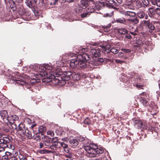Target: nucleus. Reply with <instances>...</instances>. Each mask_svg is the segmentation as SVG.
<instances>
[{
	"mask_svg": "<svg viewBox=\"0 0 160 160\" xmlns=\"http://www.w3.org/2000/svg\"><path fill=\"white\" fill-rule=\"evenodd\" d=\"M39 70L38 74L40 76L39 77H44L42 80L43 82H51L53 83L55 76L58 77L62 74L60 68L57 69L55 72H48L45 70V68L41 67Z\"/></svg>",
	"mask_w": 160,
	"mask_h": 160,
	"instance_id": "obj_1",
	"label": "nucleus"
},
{
	"mask_svg": "<svg viewBox=\"0 0 160 160\" xmlns=\"http://www.w3.org/2000/svg\"><path fill=\"white\" fill-rule=\"evenodd\" d=\"M12 138L11 137H4L0 139V146L2 148V151H4L6 148H8L12 150L14 149V146L13 144Z\"/></svg>",
	"mask_w": 160,
	"mask_h": 160,
	"instance_id": "obj_2",
	"label": "nucleus"
},
{
	"mask_svg": "<svg viewBox=\"0 0 160 160\" xmlns=\"http://www.w3.org/2000/svg\"><path fill=\"white\" fill-rule=\"evenodd\" d=\"M90 148L88 147V145L84 147V149L86 151V155L89 157H98L100 154L103 153L104 150V148H101V149H97L98 150L95 151Z\"/></svg>",
	"mask_w": 160,
	"mask_h": 160,
	"instance_id": "obj_3",
	"label": "nucleus"
},
{
	"mask_svg": "<svg viewBox=\"0 0 160 160\" xmlns=\"http://www.w3.org/2000/svg\"><path fill=\"white\" fill-rule=\"evenodd\" d=\"M61 71L62 74L58 77L55 76V78H54L53 82V83L54 84L58 85L60 84V85H65L66 84L67 82H68V81L70 78L69 76L64 75L63 73L61 70Z\"/></svg>",
	"mask_w": 160,
	"mask_h": 160,
	"instance_id": "obj_4",
	"label": "nucleus"
},
{
	"mask_svg": "<svg viewBox=\"0 0 160 160\" xmlns=\"http://www.w3.org/2000/svg\"><path fill=\"white\" fill-rule=\"evenodd\" d=\"M61 143L58 141L56 138H52V145L50 146V148L54 150H57L58 148H60Z\"/></svg>",
	"mask_w": 160,
	"mask_h": 160,
	"instance_id": "obj_5",
	"label": "nucleus"
},
{
	"mask_svg": "<svg viewBox=\"0 0 160 160\" xmlns=\"http://www.w3.org/2000/svg\"><path fill=\"white\" fill-rule=\"evenodd\" d=\"M11 79L12 81H15V82L17 84L23 86L26 84V79L23 78L22 76L20 77V78L18 79H16V77H12Z\"/></svg>",
	"mask_w": 160,
	"mask_h": 160,
	"instance_id": "obj_6",
	"label": "nucleus"
},
{
	"mask_svg": "<svg viewBox=\"0 0 160 160\" xmlns=\"http://www.w3.org/2000/svg\"><path fill=\"white\" fill-rule=\"evenodd\" d=\"M27 129L26 128L25 125L22 122H20L18 125L17 131L20 133V134L22 135L23 134L24 132Z\"/></svg>",
	"mask_w": 160,
	"mask_h": 160,
	"instance_id": "obj_7",
	"label": "nucleus"
},
{
	"mask_svg": "<svg viewBox=\"0 0 160 160\" xmlns=\"http://www.w3.org/2000/svg\"><path fill=\"white\" fill-rule=\"evenodd\" d=\"M95 9L93 8H91L90 7L86 10V12H85L81 14V17L82 18H84L89 15L90 13L94 12Z\"/></svg>",
	"mask_w": 160,
	"mask_h": 160,
	"instance_id": "obj_8",
	"label": "nucleus"
},
{
	"mask_svg": "<svg viewBox=\"0 0 160 160\" xmlns=\"http://www.w3.org/2000/svg\"><path fill=\"white\" fill-rule=\"evenodd\" d=\"M100 50L99 48L92 49L91 51L92 55L93 57H99L100 55Z\"/></svg>",
	"mask_w": 160,
	"mask_h": 160,
	"instance_id": "obj_9",
	"label": "nucleus"
},
{
	"mask_svg": "<svg viewBox=\"0 0 160 160\" xmlns=\"http://www.w3.org/2000/svg\"><path fill=\"white\" fill-rule=\"evenodd\" d=\"M138 17L140 19L143 18H145L146 19H147L148 16L147 14H145L144 12L142 10H139L137 13Z\"/></svg>",
	"mask_w": 160,
	"mask_h": 160,
	"instance_id": "obj_10",
	"label": "nucleus"
},
{
	"mask_svg": "<svg viewBox=\"0 0 160 160\" xmlns=\"http://www.w3.org/2000/svg\"><path fill=\"white\" fill-rule=\"evenodd\" d=\"M134 124L135 127L138 129L142 128L143 126V123L139 120H135L134 122Z\"/></svg>",
	"mask_w": 160,
	"mask_h": 160,
	"instance_id": "obj_11",
	"label": "nucleus"
},
{
	"mask_svg": "<svg viewBox=\"0 0 160 160\" xmlns=\"http://www.w3.org/2000/svg\"><path fill=\"white\" fill-rule=\"evenodd\" d=\"M84 61H70V66L73 68H78L79 65V62Z\"/></svg>",
	"mask_w": 160,
	"mask_h": 160,
	"instance_id": "obj_12",
	"label": "nucleus"
},
{
	"mask_svg": "<svg viewBox=\"0 0 160 160\" xmlns=\"http://www.w3.org/2000/svg\"><path fill=\"white\" fill-rule=\"evenodd\" d=\"M18 117L16 115H12L11 116H8V121H12V122H18Z\"/></svg>",
	"mask_w": 160,
	"mask_h": 160,
	"instance_id": "obj_13",
	"label": "nucleus"
},
{
	"mask_svg": "<svg viewBox=\"0 0 160 160\" xmlns=\"http://www.w3.org/2000/svg\"><path fill=\"white\" fill-rule=\"evenodd\" d=\"M102 48V52H104L105 53H108L110 52L111 46L109 45H107L106 46H101Z\"/></svg>",
	"mask_w": 160,
	"mask_h": 160,
	"instance_id": "obj_14",
	"label": "nucleus"
},
{
	"mask_svg": "<svg viewBox=\"0 0 160 160\" xmlns=\"http://www.w3.org/2000/svg\"><path fill=\"white\" fill-rule=\"evenodd\" d=\"M8 113L7 111L6 110H2L0 111V116L1 118L4 120V119H7L8 120Z\"/></svg>",
	"mask_w": 160,
	"mask_h": 160,
	"instance_id": "obj_15",
	"label": "nucleus"
},
{
	"mask_svg": "<svg viewBox=\"0 0 160 160\" xmlns=\"http://www.w3.org/2000/svg\"><path fill=\"white\" fill-rule=\"evenodd\" d=\"M78 60H89V56L87 54H83L82 55H78L77 56Z\"/></svg>",
	"mask_w": 160,
	"mask_h": 160,
	"instance_id": "obj_16",
	"label": "nucleus"
},
{
	"mask_svg": "<svg viewBox=\"0 0 160 160\" xmlns=\"http://www.w3.org/2000/svg\"><path fill=\"white\" fill-rule=\"evenodd\" d=\"M43 143L45 146H49L50 148V146L52 145V139L48 137H46L44 139Z\"/></svg>",
	"mask_w": 160,
	"mask_h": 160,
	"instance_id": "obj_17",
	"label": "nucleus"
},
{
	"mask_svg": "<svg viewBox=\"0 0 160 160\" xmlns=\"http://www.w3.org/2000/svg\"><path fill=\"white\" fill-rule=\"evenodd\" d=\"M42 135H43L42 133L38 132L34 134V135L32 136V138L36 140V141L39 142L40 141L41 136Z\"/></svg>",
	"mask_w": 160,
	"mask_h": 160,
	"instance_id": "obj_18",
	"label": "nucleus"
},
{
	"mask_svg": "<svg viewBox=\"0 0 160 160\" xmlns=\"http://www.w3.org/2000/svg\"><path fill=\"white\" fill-rule=\"evenodd\" d=\"M69 143L72 147H76L78 145V142L76 139H70L69 140Z\"/></svg>",
	"mask_w": 160,
	"mask_h": 160,
	"instance_id": "obj_19",
	"label": "nucleus"
},
{
	"mask_svg": "<svg viewBox=\"0 0 160 160\" xmlns=\"http://www.w3.org/2000/svg\"><path fill=\"white\" fill-rule=\"evenodd\" d=\"M123 74V77L121 78L120 81L123 83V84L126 86L128 84L129 81L127 79V78L125 76L124 73Z\"/></svg>",
	"mask_w": 160,
	"mask_h": 160,
	"instance_id": "obj_20",
	"label": "nucleus"
},
{
	"mask_svg": "<svg viewBox=\"0 0 160 160\" xmlns=\"http://www.w3.org/2000/svg\"><path fill=\"white\" fill-rule=\"evenodd\" d=\"M140 101L145 107H147L149 105V102L143 97H141Z\"/></svg>",
	"mask_w": 160,
	"mask_h": 160,
	"instance_id": "obj_21",
	"label": "nucleus"
},
{
	"mask_svg": "<svg viewBox=\"0 0 160 160\" xmlns=\"http://www.w3.org/2000/svg\"><path fill=\"white\" fill-rule=\"evenodd\" d=\"M25 135L27 138L29 139L32 138V137L31 132L29 131L28 128L25 130V132H24L23 135ZM22 135H23V134H22Z\"/></svg>",
	"mask_w": 160,
	"mask_h": 160,
	"instance_id": "obj_22",
	"label": "nucleus"
},
{
	"mask_svg": "<svg viewBox=\"0 0 160 160\" xmlns=\"http://www.w3.org/2000/svg\"><path fill=\"white\" fill-rule=\"evenodd\" d=\"M118 32L120 35H124L128 33V31L125 28H121L118 29Z\"/></svg>",
	"mask_w": 160,
	"mask_h": 160,
	"instance_id": "obj_23",
	"label": "nucleus"
},
{
	"mask_svg": "<svg viewBox=\"0 0 160 160\" xmlns=\"http://www.w3.org/2000/svg\"><path fill=\"white\" fill-rule=\"evenodd\" d=\"M102 5V3L100 2H96L95 4H94L92 6V7H91V8H93L95 9V10L96 9H97L98 10H99L100 9Z\"/></svg>",
	"mask_w": 160,
	"mask_h": 160,
	"instance_id": "obj_24",
	"label": "nucleus"
},
{
	"mask_svg": "<svg viewBox=\"0 0 160 160\" xmlns=\"http://www.w3.org/2000/svg\"><path fill=\"white\" fill-rule=\"evenodd\" d=\"M88 147L90 148V149H93L95 151H97V150H98L97 149H101V148H103L102 147L98 148L97 145L92 143H90L89 145L88 146Z\"/></svg>",
	"mask_w": 160,
	"mask_h": 160,
	"instance_id": "obj_25",
	"label": "nucleus"
},
{
	"mask_svg": "<svg viewBox=\"0 0 160 160\" xmlns=\"http://www.w3.org/2000/svg\"><path fill=\"white\" fill-rule=\"evenodd\" d=\"M27 155H28L26 154L20 152L18 157L20 160H27Z\"/></svg>",
	"mask_w": 160,
	"mask_h": 160,
	"instance_id": "obj_26",
	"label": "nucleus"
},
{
	"mask_svg": "<svg viewBox=\"0 0 160 160\" xmlns=\"http://www.w3.org/2000/svg\"><path fill=\"white\" fill-rule=\"evenodd\" d=\"M8 122L11 124V126L12 129L16 130H18L17 124H18V122H12V121H8Z\"/></svg>",
	"mask_w": 160,
	"mask_h": 160,
	"instance_id": "obj_27",
	"label": "nucleus"
},
{
	"mask_svg": "<svg viewBox=\"0 0 160 160\" xmlns=\"http://www.w3.org/2000/svg\"><path fill=\"white\" fill-rule=\"evenodd\" d=\"M88 1L86 0H82L81 2L80 7L84 9L88 6Z\"/></svg>",
	"mask_w": 160,
	"mask_h": 160,
	"instance_id": "obj_28",
	"label": "nucleus"
},
{
	"mask_svg": "<svg viewBox=\"0 0 160 160\" xmlns=\"http://www.w3.org/2000/svg\"><path fill=\"white\" fill-rule=\"evenodd\" d=\"M125 14L126 16L133 17H135L136 15L135 12L132 11H127L125 12Z\"/></svg>",
	"mask_w": 160,
	"mask_h": 160,
	"instance_id": "obj_29",
	"label": "nucleus"
},
{
	"mask_svg": "<svg viewBox=\"0 0 160 160\" xmlns=\"http://www.w3.org/2000/svg\"><path fill=\"white\" fill-rule=\"evenodd\" d=\"M104 61H102V62L100 61H90L88 62V63L91 64L93 66H97L99 65V63H100L103 62Z\"/></svg>",
	"mask_w": 160,
	"mask_h": 160,
	"instance_id": "obj_30",
	"label": "nucleus"
},
{
	"mask_svg": "<svg viewBox=\"0 0 160 160\" xmlns=\"http://www.w3.org/2000/svg\"><path fill=\"white\" fill-rule=\"evenodd\" d=\"M32 1V0H26L25 2L26 5L29 8H32V10L33 7Z\"/></svg>",
	"mask_w": 160,
	"mask_h": 160,
	"instance_id": "obj_31",
	"label": "nucleus"
},
{
	"mask_svg": "<svg viewBox=\"0 0 160 160\" xmlns=\"http://www.w3.org/2000/svg\"><path fill=\"white\" fill-rule=\"evenodd\" d=\"M72 77L74 80L76 81H78L81 78V76L79 73L74 74Z\"/></svg>",
	"mask_w": 160,
	"mask_h": 160,
	"instance_id": "obj_32",
	"label": "nucleus"
},
{
	"mask_svg": "<svg viewBox=\"0 0 160 160\" xmlns=\"http://www.w3.org/2000/svg\"><path fill=\"white\" fill-rule=\"evenodd\" d=\"M128 21L132 22L134 24H136L138 22V20L136 17H135L133 19L131 18H129L128 19Z\"/></svg>",
	"mask_w": 160,
	"mask_h": 160,
	"instance_id": "obj_33",
	"label": "nucleus"
},
{
	"mask_svg": "<svg viewBox=\"0 0 160 160\" xmlns=\"http://www.w3.org/2000/svg\"><path fill=\"white\" fill-rule=\"evenodd\" d=\"M11 153L8 152H7L6 155L2 156V159L3 160H9V158L10 157Z\"/></svg>",
	"mask_w": 160,
	"mask_h": 160,
	"instance_id": "obj_34",
	"label": "nucleus"
},
{
	"mask_svg": "<svg viewBox=\"0 0 160 160\" xmlns=\"http://www.w3.org/2000/svg\"><path fill=\"white\" fill-rule=\"evenodd\" d=\"M87 61H81L79 62V67L80 68H85L87 67V64L86 63Z\"/></svg>",
	"mask_w": 160,
	"mask_h": 160,
	"instance_id": "obj_35",
	"label": "nucleus"
},
{
	"mask_svg": "<svg viewBox=\"0 0 160 160\" xmlns=\"http://www.w3.org/2000/svg\"><path fill=\"white\" fill-rule=\"evenodd\" d=\"M149 12L148 14L149 16L151 17L155 14V9H154L152 8H148Z\"/></svg>",
	"mask_w": 160,
	"mask_h": 160,
	"instance_id": "obj_36",
	"label": "nucleus"
},
{
	"mask_svg": "<svg viewBox=\"0 0 160 160\" xmlns=\"http://www.w3.org/2000/svg\"><path fill=\"white\" fill-rule=\"evenodd\" d=\"M152 3L153 5H156L158 7H160V0H150Z\"/></svg>",
	"mask_w": 160,
	"mask_h": 160,
	"instance_id": "obj_37",
	"label": "nucleus"
},
{
	"mask_svg": "<svg viewBox=\"0 0 160 160\" xmlns=\"http://www.w3.org/2000/svg\"><path fill=\"white\" fill-rule=\"evenodd\" d=\"M56 133L58 135L60 136H61L64 133V131L61 128L57 130L56 131Z\"/></svg>",
	"mask_w": 160,
	"mask_h": 160,
	"instance_id": "obj_38",
	"label": "nucleus"
},
{
	"mask_svg": "<svg viewBox=\"0 0 160 160\" xmlns=\"http://www.w3.org/2000/svg\"><path fill=\"white\" fill-rule=\"evenodd\" d=\"M116 22L118 23L124 24L126 22V20L123 18H119L116 19Z\"/></svg>",
	"mask_w": 160,
	"mask_h": 160,
	"instance_id": "obj_39",
	"label": "nucleus"
},
{
	"mask_svg": "<svg viewBox=\"0 0 160 160\" xmlns=\"http://www.w3.org/2000/svg\"><path fill=\"white\" fill-rule=\"evenodd\" d=\"M38 152L42 154L49 153L51 152L50 151L46 149H41L38 151Z\"/></svg>",
	"mask_w": 160,
	"mask_h": 160,
	"instance_id": "obj_40",
	"label": "nucleus"
},
{
	"mask_svg": "<svg viewBox=\"0 0 160 160\" xmlns=\"http://www.w3.org/2000/svg\"><path fill=\"white\" fill-rule=\"evenodd\" d=\"M83 122L84 124L88 125L91 124L92 123L91 121L88 118H87L85 119Z\"/></svg>",
	"mask_w": 160,
	"mask_h": 160,
	"instance_id": "obj_41",
	"label": "nucleus"
},
{
	"mask_svg": "<svg viewBox=\"0 0 160 160\" xmlns=\"http://www.w3.org/2000/svg\"><path fill=\"white\" fill-rule=\"evenodd\" d=\"M44 66H42L41 67L42 68H45L46 71H48V70H50L52 69V67L48 64H44Z\"/></svg>",
	"mask_w": 160,
	"mask_h": 160,
	"instance_id": "obj_42",
	"label": "nucleus"
},
{
	"mask_svg": "<svg viewBox=\"0 0 160 160\" xmlns=\"http://www.w3.org/2000/svg\"><path fill=\"white\" fill-rule=\"evenodd\" d=\"M157 129L156 127H148V131H150L152 132V133L153 132H157L156 130Z\"/></svg>",
	"mask_w": 160,
	"mask_h": 160,
	"instance_id": "obj_43",
	"label": "nucleus"
},
{
	"mask_svg": "<svg viewBox=\"0 0 160 160\" xmlns=\"http://www.w3.org/2000/svg\"><path fill=\"white\" fill-rule=\"evenodd\" d=\"M46 130V129L44 127L42 126H40L39 127L38 132L42 133L43 132L45 131Z\"/></svg>",
	"mask_w": 160,
	"mask_h": 160,
	"instance_id": "obj_44",
	"label": "nucleus"
},
{
	"mask_svg": "<svg viewBox=\"0 0 160 160\" xmlns=\"http://www.w3.org/2000/svg\"><path fill=\"white\" fill-rule=\"evenodd\" d=\"M85 138L86 137H84L80 136L78 137L77 140H78V141H79V142H82L85 140Z\"/></svg>",
	"mask_w": 160,
	"mask_h": 160,
	"instance_id": "obj_45",
	"label": "nucleus"
},
{
	"mask_svg": "<svg viewBox=\"0 0 160 160\" xmlns=\"http://www.w3.org/2000/svg\"><path fill=\"white\" fill-rule=\"evenodd\" d=\"M39 79H32L30 81V83L32 84V85L34 84L37 82H39Z\"/></svg>",
	"mask_w": 160,
	"mask_h": 160,
	"instance_id": "obj_46",
	"label": "nucleus"
},
{
	"mask_svg": "<svg viewBox=\"0 0 160 160\" xmlns=\"http://www.w3.org/2000/svg\"><path fill=\"white\" fill-rule=\"evenodd\" d=\"M118 49L114 48H111L110 52H111L114 54H117L118 53Z\"/></svg>",
	"mask_w": 160,
	"mask_h": 160,
	"instance_id": "obj_47",
	"label": "nucleus"
},
{
	"mask_svg": "<svg viewBox=\"0 0 160 160\" xmlns=\"http://www.w3.org/2000/svg\"><path fill=\"white\" fill-rule=\"evenodd\" d=\"M142 2L143 4L146 7H148L149 4V0H142Z\"/></svg>",
	"mask_w": 160,
	"mask_h": 160,
	"instance_id": "obj_48",
	"label": "nucleus"
},
{
	"mask_svg": "<svg viewBox=\"0 0 160 160\" xmlns=\"http://www.w3.org/2000/svg\"><path fill=\"white\" fill-rule=\"evenodd\" d=\"M68 145L64 142H61L60 148L62 147L63 149L68 147Z\"/></svg>",
	"mask_w": 160,
	"mask_h": 160,
	"instance_id": "obj_49",
	"label": "nucleus"
},
{
	"mask_svg": "<svg viewBox=\"0 0 160 160\" xmlns=\"http://www.w3.org/2000/svg\"><path fill=\"white\" fill-rule=\"evenodd\" d=\"M9 160H17V158L16 156H14V155L11 153V156Z\"/></svg>",
	"mask_w": 160,
	"mask_h": 160,
	"instance_id": "obj_50",
	"label": "nucleus"
},
{
	"mask_svg": "<svg viewBox=\"0 0 160 160\" xmlns=\"http://www.w3.org/2000/svg\"><path fill=\"white\" fill-rule=\"evenodd\" d=\"M151 23H150L149 21L147 20L144 21V26L148 27Z\"/></svg>",
	"mask_w": 160,
	"mask_h": 160,
	"instance_id": "obj_51",
	"label": "nucleus"
},
{
	"mask_svg": "<svg viewBox=\"0 0 160 160\" xmlns=\"http://www.w3.org/2000/svg\"><path fill=\"white\" fill-rule=\"evenodd\" d=\"M111 26V23H109L108 25H104L102 26V27L105 29H108Z\"/></svg>",
	"mask_w": 160,
	"mask_h": 160,
	"instance_id": "obj_52",
	"label": "nucleus"
},
{
	"mask_svg": "<svg viewBox=\"0 0 160 160\" xmlns=\"http://www.w3.org/2000/svg\"><path fill=\"white\" fill-rule=\"evenodd\" d=\"M64 75H66L67 76H69L70 77V76L72 75L71 72H66L63 73Z\"/></svg>",
	"mask_w": 160,
	"mask_h": 160,
	"instance_id": "obj_53",
	"label": "nucleus"
},
{
	"mask_svg": "<svg viewBox=\"0 0 160 160\" xmlns=\"http://www.w3.org/2000/svg\"><path fill=\"white\" fill-rule=\"evenodd\" d=\"M151 30H153L155 29L154 26L152 24H150V26L148 27Z\"/></svg>",
	"mask_w": 160,
	"mask_h": 160,
	"instance_id": "obj_54",
	"label": "nucleus"
},
{
	"mask_svg": "<svg viewBox=\"0 0 160 160\" xmlns=\"http://www.w3.org/2000/svg\"><path fill=\"white\" fill-rule=\"evenodd\" d=\"M121 50L122 51L125 52H129L131 51L130 49L125 48H122Z\"/></svg>",
	"mask_w": 160,
	"mask_h": 160,
	"instance_id": "obj_55",
	"label": "nucleus"
},
{
	"mask_svg": "<svg viewBox=\"0 0 160 160\" xmlns=\"http://www.w3.org/2000/svg\"><path fill=\"white\" fill-rule=\"evenodd\" d=\"M136 87L139 89H143V87L144 86L142 85H141L138 84L136 85Z\"/></svg>",
	"mask_w": 160,
	"mask_h": 160,
	"instance_id": "obj_56",
	"label": "nucleus"
},
{
	"mask_svg": "<svg viewBox=\"0 0 160 160\" xmlns=\"http://www.w3.org/2000/svg\"><path fill=\"white\" fill-rule=\"evenodd\" d=\"M155 13L157 14L160 15V8H156L155 9Z\"/></svg>",
	"mask_w": 160,
	"mask_h": 160,
	"instance_id": "obj_57",
	"label": "nucleus"
},
{
	"mask_svg": "<svg viewBox=\"0 0 160 160\" xmlns=\"http://www.w3.org/2000/svg\"><path fill=\"white\" fill-rule=\"evenodd\" d=\"M44 145H45L43 142L42 143V142H40L39 143V147L40 148H44Z\"/></svg>",
	"mask_w": 160,
	"mask_h": 160,
	"instance_id": "obj_58",
	"label": "nucleus"
},
{
	"mask_svg": "<svg viewBox=\"0 0 160 160\" xmlns=\"http://www.w3.org/2000/svg\"><path fill=\"white\" fill-rule=\"evenodd\" d=\"M69 149L70 148H69V147H68L67 148H65L63 149V150L64 151V152H65L66 153H69Z\"/></svg>",
	"mask_w": 160,
	"mask_h": 160,
	"instance_id": "obj_59",
	"label": "nucleus"
},
{
	"mask_svg": "<svg viewBox=\"0 0 160 160\" xmlns=\"http://www.w3.org/2000/svg\"><path fill=\"white\" fill-rule=\"evenodd\" d=\"M39 4L40 6V7H43L44 5V1H43L42 0L40 1L39 2Z\"/></svg>",
	"mask_w": 160,
	"mask_h": 160,
	"instance_id": "obj_60",
	"label": "nucleus"
},
{
	"mask_svg": "<svg viewBox=\"0 0 160 160\" xmlns=\"http://www.w3.org/2000/svg\"><path fill=\"white\" fill-rule=\"evenodd\" d=\"M125 35L126 37L127 38L130 39L132 38L131 36L129 34H128L127 33H126Z\"/></svg>",
	"mask_w": 160,
	"mask_h": 160,
	"instance_id": "obj_61",
	"label": "nucleus"
},
{
	"mask_svg": "<svg viewBox=\"0 0 160 160\" xmlns=\"http://www.w3.org/2000/svg\"><path fill=\"white\" fill-rule=\"evenodd\" d=\"M115 62L117 63L121 64L124 62V61H115Z\"/></svg>",
	"mask_w": 160,
	"mask_h": 160,
	"instance_id": "obj_62",
	"label": "nucleus"
},
{
	"mask_svg": "<svg viewBox=\"0 0 160 160\" xmlns=\"http://www.w3.org/2000/svg\"><path fill=\"white\" fill-rule=\"evenodd\" d=\"M86 77L87 75L86 74L84 73H82L81 76V78H85Z\"/></svg>",
	"mask_w": 160,
	"mask_h": 160,
	"instance_id": "obj_63",
	"label": "nucleus"
},
{
	"mask_svg": "<svg viewBox=\"0 0 160 160\" xmlns=\"http://www.w3.org/2000/svg\"><path fill=\"white\" fill-rule=\"evenodd\" d=\"M124 54L122 52H119L118 54V56L119 57L122 56Z\"/></svg>",
	"mask_w": 160,
	"mask_h": 160,
	"instance_id": "obj_64",
	"label": "nucleus"
}]
</instances>
